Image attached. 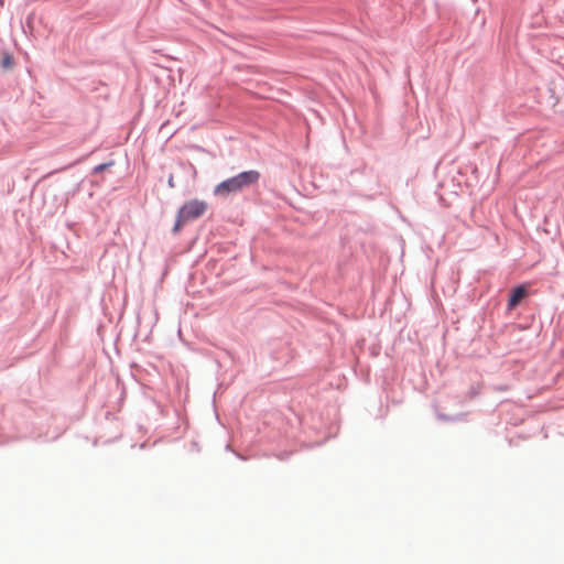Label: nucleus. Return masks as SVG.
I'll use <instances>...</instances> for the list:
<instances>
[{
	"mask_svg": "<svg viewBox=\"0 0 564 564\" xmlns=\"http://www.w3.org/2000/svg\"><path fill=\"white\" fill-rule=\"evenodd\" d=\"M260 173L258 171H245L228 180L223 181L214 188V194L219 197H227L231 194L241 192L243 188L258 182Z\"/></svg>",
	"mask_w": 564,
	"mask_h": 564,
	"instance_id": "1",
	"label": "nucleus"
},
{
	"mask_svg": "<svg viewBox=\"0 0 564 564\" xmlns=\"http://www.w3.org/2000/svg\"><path fill=\"white\" fill-rule=\"evenodd\" d=\"M207 209V204L203 200L193 199L185 203L178 210L181 217L187 221L200 217Z\"/></svg>",
	"mask_w": 564,
	"mask_h": 564,
	"instance_id": "2",
	"label": "nucleus"
},
{
	"mask_svg": "<svg viewBox=\"0 0 564 564\" xmlns=\"http://www.w3.org/2000/svg\"><path fill=\"white\" fill-rule=\"evenodd\" d=\"M525 295H527L525 288L523 285L517 286L512 291V293L509 297V301H508L509 308L510 310L514 308Z\"/></svg>",
	"mask_w": 564,
	"mask_h": 564,
	"instance_id": "3",
	"label": "nucleus"
},
{
	"mask_svg": "<svg viewBox=\"0 0 564 564\" xmlns=\"http://www.w3.org/2000/svg\"><path fill=\"white\" fill-rule=\"evenodd\" d=\"M184 223H187V220L185 218L181 217V214L177 213V217H176V221H175L173 231L175 234L178 232V230L181 229V227L183 226Z\"/></svg>",
	"mask_w": 564,
	"mask_h": 564,
	"instance_id": "4",
	"label": "nucleus"
},
{
	"mask_svg": "<svg viewBox=\"0 0 564 564\" xmlns=\"http://www.w3.org/2000/svg\"><path fill=\"white\" fill-rule=\"evenodd\" d=\"M2 65H3V67H6V68L11 67V66L13 65L12 57H11V56H9V55L4 56V57H3V59H2Z\"/></svg>",
	"mask_w": 564,
	"mask_h": 564,
	"instance_id": "5",
	"label": "nucleus"
},
{
	"mask_svg": "<svg viewBox=\"0 0 564 564\" xmlns=\"http://www.w3.org/2000/svg\"><path fill=\"white\" fill-rule=\"evenodd\" d=\"M169 184H170V186H174V185H173V180H172V178H170Z\"/></svg>",
	"mask_w": 564,
	"mask_h": 564,
	"instance_id": "6",
	"label": "nucleus"
}]
</instances>
